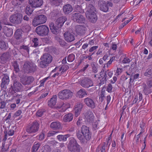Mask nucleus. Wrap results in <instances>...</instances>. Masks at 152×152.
Listing matches in <instances>:
<instances>
[{
	"mask_svg": "<svg viewBox=\"0 0 152 152\" xmlns=\"http://www.w3.org/2000/svg\"><path fill=\"white\" fill-rule=\"evenodd\" d=\"M112 86L111 83H109L107 87L106 90L108 91V92L110 93L112 92Z\"/></svg>",
	"mask_w": 152,
	"mask_h": 152,
	"instance_id": "nucleus-61",
	"label": "nucleus"
},
{
	"mask_svg": "<svg viewBox=\"0 0 152 152\" xmlns=\"http://www.w3.org/2000/svg\"><path fill=\"white\" fill-rule=\"evenodd\" d=\"M86 16L92 23L95 22L97 20V17L95 12L91 13H86Z\"/></svg>",
	"mask_w": 152,
	"mask_h": 152,
	"instance_id": "nucleus-21",
	"label": "nucleus"
},
{
	"mask_svg": "<svg viewBox=\"0 0 152 152\" xmlns=\"http://www.w3.org/2000/svg\"><path fill=\"white\" fill-rule=\"evenodd\" d=\"M83 107V105L82 103H77L74 107V111L75 116L77 117L80 113Z\"/></svg>",
	"mask_w": 152,
	"mask_h": 152,
	"instance_id": "nucleus-18",
	"label": "nucleus"
},
{
	"mask_svg": "<svg viewBox=\"0 0 152 152\" xmlns=\"http://www.w3.org/2000/svg\"><path fill=\"white\" fill-rule=\"evenodd\" d=\"M147 84L148 86L151 88L152 87V77L149 78L147 82Z\"/></svg>",
	"mask_w": 152,
	"mask_h": 152,
	"instance_id": "nucleus-59",
	"label": "nucleus"
},
{
	"mask_svg": "<svg viewBox=\"0 0 152 152\" xmlns=\"http://www.w3.org/2000/svg\"><path fill=\"white\" fill-rule=\"evenodd\" d=\"M39 125L38 122L35 121L26 127V131L30 134L36 133L39 130Z\"/></svg>",
	"mask_w": 152,
	"mask_h": 152,
	"instance_id": "nucleus-8",
	"label": "nucleus"
},
{
	"mask_svg": "<svg viewBox=\"0 0 152 152\" xmlns=\"http://www.w3.org/2000/svg\"><path fill=\"white\" fill-rule=\"evenodd\" d=\"M73 115L71 113H69L65 115L63 117V121L64 122H70L73 118Z\"/></svg>",
	"mask_w": 152,
	"mask_h": 152,
	"instance_id": "nucleus-32",
	"label": "nucleus"
},
{
	"mask_svg": "<svg viewBox=\"0 0 152 152\" xmlns=\"http://www.w3.org/2000/svg\"><path fill=\"white\" fill-rule=\"evenodd\" d=\"M111 137H109L108 140L107 141V143L106 144L105 142H104V145L101 148H97L96 152H105V145H108V144L109 143L110 141H111Z\"/></svg>",
	"mask_w": 152,
	"mask_h": 152,
	"instance_id": "nucleus-36",
	"label": "nucleus"
},
{
	"mask_svg": "<svg viewBox=\"0 0 152 152\" xmlns=\"http://www.w3.org/2000/svg\"><path fill=\"white\" fill-rule=\"evenodd\" d=\"M29 4L32 7H40L43 4L42 0H29Z\"/></svg>",
	"mask_w": 152,
	"mask_h": 152,
	"instance_id": "nucleus-16",
	"label": "nucleus"
},
{
	"mask_svg": "<svg viewBox=\"0 0 152 152\" xmlns=\"http://www.w3.org/2000/svg\"><path fill=\"white\" fill-rule=\"evenodd\" d=\"M143 92L146 95H148L149 94L151 93L152 91V90L151 89H150V88H148L145 84V86H143Z\"/></svg>",
	"mask_w": 152,
	"mask_h": 152,
	"instance_id": "nucleus-47",
	"label": "nucleus"
},
{
	"mask_svg": "<svg viewBox=\"0 0 152 152\" xmlns=\"http://www.w3.org/2000/svg\"><path fill=\"white\" fill-rule=\"evenodd\" d=\"M98 48V46H94L91 47L89 50V52L91 53L94 52L95 53V50Z\"/></svg>",
	"mask_w": 152,
	"mask_h": 152,
	"instance_id": "nucleus-60",
	"label": "nucleus"
},
{
	"mask_svg": "<svg viewBox=\"0 0 152 152\" xmlns=\"http://www.w3.org/2000/svg\"><path fill=\"white\" fill-rule=\"evenodd\" d=\"M45 133L44 132H42L39 134L36 137L37 139L39 140H43L45 137Z\"/></svg>",
	"mask_w": 152,
	"mask_h": 152,
	"instance_id": "nucleus-49",
	"label": "nucleus"
},
{
	"mask_svg": "<svg viewBox=\"0 0 152 152\" xmlns=\"http://www.w3.org/2000/svg\"><path fill=\"white\" fill-rule=\"evenodd\" d=\"M33 11L32 7L27 6L25 9V13L28 15H30Z\"/></svg>",
	"mask_w": 152,
	"mask_h": 152,
	"instance_id": "nucleus-43",
	"label": "nucleus"
},
{
	"mask_svg": "<svg viewBox=\"0 0 152 152\" xmlns=\"http://www.w3.org/2000/svg\"><path fill=\"white\" fill-rule=\"evenodd\" d=\"M50 29L53 34H57L59 33L60 31L61 28L58 27L55 24L53 23H51L49 25Z\"/></svg>",
	"mask_w": 152,
	"mask_h": 152,
	"instance_id": "nucleus-17",
	"label": "nucleus"
},
{
	"mask_svg": "<svg viewBox=\"0 0 152 152\" xmlns=\"http://www.w3.org/2000/svg\"><path fill=\"white\" fill-rule=\"evenodd\" d=\"M75 11L77 12L76 13H78V12L80 14L84 13V10L82 8L80 5H75Z\"/></svg>",
	"mask_w": 152,
	"mask_h": 152,
	"instance_id": "nucleus-38",
	"label": "nucleus"
},
{
	"mask_svg": "<svg viewBox=\"0 0 152 152\" xmlns=\"http://www.w3.org/2000/svg\"><path fill=\"white\" fill-rule=\"evenodd\" d=\"M12 66L13 68V70L15 71V73H18V76L20 77H21L22 76L20 74V69L19 68V65L18 62L16 61H13L11 62Z\"/></svg>",
	"mask_w": 152,
	"mask_h": 152,
	"instance_id": "nucleus-19",
	"label": "nucleus"
},
{
	"mask_svg": "<svg viewBox=\"0 0 152 152\" xmlns=\"http://www.w3.org/2000/svg\"><path fill=\"white\" fill-rule=\"evenodd\" d=\"M77 96L80 98H83L87 95L86 91L84 89H80L77 93Z\"/></svg>",
	"mask_w": 152,
	"mask_h": 152,
	"instance_id": "nucleus-33",
	"label": "nucleus"
},
{
	"mask_svg": "<svg viewBox=\"0 0 152 152\" xmlns=\"http://www.w3.org/2000/svg\"><path fill=\"white\" fill-rule=\"evenodd\" d=\"M69 150L71 152H80L81 147L74 138H71L67 146Z\"/></svg>",
	"mask_w": 152,
	"mask_h": 152,
	"instance_id": "nucleus-3",
	"label": "nucleus"
},
{
	"mask_svg": "<svg viewBox=\"0 0 152 152\" xmlns=\"http://www.w3.org/2000/svg\"><path fill=\"white\" fill-rule=\"evenodd\" d=\"M75 28V31L78 35H82L85 33L86 28L83 26L77 25Z\"/></svg>",
	"mask_w": 152,
	"mask_h": 152,
	"instance_id": "nucleus-25",
	"label": "nucleus"
},
{
	"mask_svg": "<svg viewBox=\"0 0 152 152\" xmlns=\"http://www.w3.org/2000/svg\"><path fill=\"white\" fill-rule=\"evenodd\" d=\"M40 60L39 66L40 67L43 68L46 67L52 62L53 57L50 54L45 53L41 56Z\"/></svg>",
	"mask_w": 152,
	"mask_h": 152,
	"instance_id": "nucleus-2",
	"label": "nucleus"
},
{
	"mask_svg": "<svg viewBox=\"0 0 152 152\" xmlns=\"http://www.w3.org/2000/svg\"><path fill=\"white\" fill-rule=\"evenodd\" d=\"M3 32L7 37H10L12 35L13 32L12 28H9L5 26L3 28Z\"/></svg>",
	"mask_w": 152,
	"mask_h": 152,
	"instance_id": "nucleus-29",
	"label": "nucleus"
},
{
	"mask_svg": "<svg viewBox=\"0 0 152 152\" xmlns=\"http://www.w3.org/2000/svg\"><path fill=\"white\" fill-rule=\"evenodd\" d=\"M144 75L147 77L152 76V67L147 69L144 74Z\"/></svg>",
	"mask_w": 152,
	"mask_h": 152,
	"instance_id": "nucleus-45",
	"label": "nucleus"
},
{
	"mask_svg": "<svg viewBox=\"0 0 152 152\" xmlns=\"http://www.w3.org/2000/svg\"><path fill=\"white\" fill-rule=\"evenodd\" d=\"M58 95L59 99L63 100H67L72 97L73 93L69 89H64L60 91Z\"/></svg>",
	"mask_w": 152,
	"mask_h": 152,
	"instance_id": "nucleus-5",
	"label": "nucleus"
},
{
	"mask_svg": "<svg viewBox=\"0 0 152 152\" xmlns=\"http://www.w3.org/2000/svg\"><path fill=\"white\" fill-rule=\"evenodd\" d=\"M10 81L9 77L6 74H4V77L2 78L1 84V87L4 88L8 84Z\"/></svg>",
	"mask_w": 152,
	"mask_h": 152,
	"instance_id": "nucleus-23",
	"label": "nucleus"
},
{
	"mask_svg": "<svg viewBox=\"0 0 152 152\" xmlns=\"http://www.w3.org/2000/svg\"><path fill=\"white\" fill-rule=\"evenodd\" d=\"M130 61V59L126 57H125L122 61V62L124 64H126L129 63Z\"/></svg>",
	"mask_w": 152,
	"mask_h": 152,
	"instance_id": "nucleus-63",
	"label": "nucleus"
},
{
	"mask_svg": "<svg viewBox=\"0 0 152 152\" xmlns=\"http://www.w3.org/2000/svg\"><path fill=\"white\" fill-rule=\"evenodd\" d=\"M16 91L14 89V88L12 86L9 88L8 94L10 95H14L16 93Z\"/></svg>",
	"mask_w": 152,
	"mask_h": 152,
	"instance_id": "nucleus-52",
	"label": "nucleus"
},
{
	"mask_svg": "<svg viewBox=\"0 0 152 152\" xmlns=\"http://www.w3.org/2000/svg\"><path fill=\"white\" fill-rule=\"evenodd\" d=\"M6 45L5 44V42L2 41L0 43V48L2 49L5 50L6 48Z\"/></svg>",
	"mask_w": 152,
	"mask_h": 152,
	"instance_id": "nucleus-58",
	"label": "nucleus"
},
{
	"mask_svg": "<svg viewBox=\"0 0 152 152\" xmlns=\"http://www.w3.org/2000/svg\"><path fill=\"white\" fill-rule=\"evenodd\" d=\"M80 85L83 88H88L93 85V81L90 79L85 77L80 82Z\"/></svg>",
	"mask_w": 152,
	"mask_h": 152,
	"instance_id": "nucleus-14",
	"label": "nucleus"
},
{
	"mask_svg": "<svg viewBox=\"0 0 152 152\" xmlns=\"http://www.w3.org/2000/svg\"><path fill=\"white\" fill-rule=\"evenodd\" d=\"M70 137L69 134L65 135L59 134L57 136V139L60 141H65L68 138Z\"/></svg>",
	"mask_w": 152,
	"mask_h": 152,
	"instance_id": "nucleus-35",
	"label": "nucleus"
},
{
	"mask_svg": "<svg viewBox=\"0 0 152 152\" xmlns=\"http://www.w3.org/2000/svg\"><path fill=\"white\" fill-rule=\"evenodd\" d=\"M50 127L53 130L58 129L61 128V124L58 121L53 122L51 124Z\"/></svg>",
	"mask_w": 152,
	"mask_h": 152,
	"instance_id": "nucleus-31",
	"label": "nucleus"
},
{
	"mask_svg": "<svg viewBox=\"0 0 152 152\" xmlns=\"http://www.w3.org/2000/svg\"><path fill=\"white\" fill-rule=\"evenodd\" d=\"M85 117L88 122H91L93 120L94 116L93 112L90 110H88L85 113Z\"/></svg>",
	"mask_w": 152,
	"mask_h": 152,
	"instance_id": "nucleus-20",
	"label": "nucleus"
},
{
	"mask_svg": "<svg viewBox=\"0 0 152 152\" xmlns=\"http://www.w3.org/2000/svg\"><path fill=\"white\" fill-rule=\"evenodd\" d=\"M34 78L32 76L28 77L21 81L24 85H28L31 84L34 80Z\"/></svg>",
	"mask_w": 152,
	"mask_h": 152,
	"instance_id": "nucleus-27",
	"label": "nucleus"
},
{
	"mask_svg": "<svg viewBox=\"0 0 152 152\" xmlns=\"http://www.w3.org/2000/svg\"><path fill=\"white\" fill-rule=\"evenodd\" d=\"M12 4L14 6H17L20 5L18 3V1L17 0H12Z\"/></svg>",
	"mask_w": 152,
	"mask_h": 152,
	"instance_id": "nucleus-64",
	"label": "nucleus"
},
{
	"mask_svg": "<svg viewBox=\"0 0 152 152\" xmlns=\"http://www.w3.org/2000/svg\"><path fill=\"white\" fill-rule=\"evenodd\" d=\"M21 30L24 32H28L30 29V27L28 24L26 23H23L21 26Z\"/></svg>",
	"mask_w": 152,
	"mask_h": 152,
	"instance_id": "nucleus-34",
	"label": "nucleus"
},
{
	"mask_svg": "<svg viewBox=\"0 0 152 152\" xmlns=\"http://www.w3.org/2000/svg\"><path fill=\"white\" fill-rule=\"evenodd\" d=\"M10 57V55L8 52H6L2 53L0 56L1 63L4 64L5 63Z\"/></svg>",
	"mask_w": 152,
	"mask_h": 152,
	"instance_id": "nucleus-24",
	"label": "nucleus"
},
{
	"mask_svg": "<svg viewBox=\"0 0 152 152\" xmlns=\"http://www.w3.org/2000/svg\"><path fill=\"white\" fill-rule=\"evenodd\" d=\"M36 66L32 62L26 61L24 63L23 66L24 72L27 73L34 72L36 70Z\"/></svg>",
	"mask_w": 152,
	"mask_h": 152,
	"instance_id": "nucleus-4",
	"label": "nucleus"
},
{
	"mask_svg": "<svg viewBox=\"0 0 152 152\" xmlns=\"http://www.w3.org/2000/svg\"><path fill=\"white\" fill-rule=\"evenodd\" d=\"M36 32L39 36L42 37L47 35L49 32V28L46 25H40L36 28Z\"/></svg>",
	"mask_w": 152,
	"mask_h": 152,
	"instance_id": "nucleus-6",
	"label": "nucleus"
},
{
	"mask_svg": "<svg viewBox=\"0 0 152 152\" xmlns=\"http://www.w3.org/2000/svg\"><path fill=\"white\" fill-rule=\"evenodd\" d=\"M87 10L86 13H91L96 11L95 8L91 4H89L87 7Z\"/></svg>",
	"mask_w": 152,
	"mask_h": 152,
	"instance_id": "nucleus-37",
	"label": "nucleus"
},
{
	"mask_svg": "<svg viewBox=\"0 0 152 152\" xmlns=\"http://www.w3.org/2000/svg\"><path fill=\"white\" fill-rule=\"evenodd\" d=\"M57 96L56 95L53 96L50 100L48 101V105L51 107H54L57 102Z\"/></svg>",
	"mask_w": 152,
	"mask_h": 152,
	"instance_id": "nucleus-26",
	"label": "nucleus"
},
{
	"mask_svg": "<svg viewBox=\"0 0 152 152\" xmlns=\"http://www.w3.org/2000/svg\"><path fill=\"white\" fill-rule=\"evenodd\" d=\"M22 31L21 29H18L15 34V38L18 39L21 38Z\"/></svg>",
	"mask_w": 152,
	"mask_h": 152,
	"instance_id": "nucleus-42",
	"label": "nucleus"
},
{
	"mask_svg": "<svg viewBox=\"0 0 152 152\" xmlns=\"http://www.w3.org/2000/svg\"><path fill=\"white\" fill-rule=\"evenodd\" d=\"M63 11L65 14H68L72 11V8L69 4L64 5L63 7Z\"/></svg>",
	"mask_w": 152,
	"mask_h": 152,
	"instance_id": "nucleus-30",
	"label": "nucleus"
},
{
	"mask_svg": "<svg viewBox=\"0 0 152 152\" xmlns=\"http://www.w3.org/2000/svg\"><path fill=\"white\" fill-rule=\"evenodd\" d=\"M47 20L46 16L43 14H41L36 16L33 19L32 22V25L36 26L45 23Z\"/></svg>",
	"mask_w": 152,
	"mask_h": 152,
	"instance_id": "nucleus-7",
	"label": "nucleus"
},
{
	"mask_svg": "<svg viewBox=\"0 0 152 152\" xmlns=\"http://www.w3.org/2000/svg\"><path fill=\"white\" fill-rule=\"evenodd\" d=\"M75 56L73 54H69L67 57V61L69 62H72L75 59Z\"/></svg>",
	"mask_w": 152,
	"mask_h": 152,
	"instance_id": "nucleus-53",
	"label": "nucleus"
},
{
	"mask_svg": "<svg viewBox=\"0 0 152 152\" xmlns=\"http://www.w3.org/2000/svg\"><path fill=\"white\" fill-rule=\"evenodd\" d=\"M23 15L21 13H17L11 15L10 17L11 22L14 24H19L21 23L23 20Z\"/></svg>",
	"mask_w": 152,
	"mask_h": 152,
	"instance_id": "nucleus-9",
	"label": "nucleus"
},
{
	"mask_svg": "<svg viewBox=\"0 0 152 152\" xmlns=\"http://www.w3.org/2000/svg\"><path fill=\"white\" fill-rule=\"evenodd\" d=\"M98 5L100 10L104 12H106L108 10L109 7L112 6L113 4L110 1H108L106 2L102 1L98 3Z\"/></svg>",
	"mask_w": 152,
	"mask_h": 152,
	"instance_id": "nucleus-10",
	"label": "nucleus"
},
{
	"mask_svg": "<svg viewBox=\"0 0 152 152\" xmlns=\"http://www.w3.org/2000/svg\"><path fill=\"white\" fill-rule=\"evenodd\" d=\"M32 45L35 47H37L41 45L39 43V39L37 38H34L32 40Z\"/></svg>",
	"mask_w": 152,
	"mask_h": 152,
	"instance_id": "nucleus-40",
	"label": "nucleus"
},
{
	"mask_svg": "<svg viewBox=\"0 0 152 152\" xmlns=\"http://www.w3.org/2000/svg\"><path fill=\"white\" fill-rule=\"evenodd\" d=\"M64 39L68 42H71L75 39V34L72 32H65L64 34Z\"/></svg>",
	"mask_w": 152,
	"mask_h": 152,
	"instance_id": "nucleus-13",
	"label": "nucleus"
},
{
	"mask_svg": "<svg viewBox=\"0 0 152 152\" xmlns=\"http://www.w3.org/2000/svg\"><path fill=\"white\" fill-rule=\"evenodd\" d=\"M70 107V104L68 103H63V105L61 109L59 110V112H63L65 111L67 109Z\"/></svg>",
	"mask_w": 152,
	"mask_h": 152,
	"instance_id": "nucleus-39",
	"label": "nucleus"
},
{
	"mask_svg": "<svg viewBox=\"0 0 152 152\" xmlns=\"http://www.w3.org/2000/svg\"><path fill=\"white\" fill-rule=\"evenodd\" d=\"M56 38L58 42L62 46H65L66 45V43L63 39L60 38L59 37H57Z\"/></svg>",
	"mask_w": 152,
	"mask_h": 152,
	"instance_id": "nucleus-50",
	"label": "nucleus"
},
{
	"mask_svg": "<svg viewBox=\"0 0 152 152\" xmlns=\"http://www.w3.org/2000/svg\"><path fill=\"white\" fill-rule=\"evenodd\" d=\"M76 135L80 142L83 143L86 142V141H89L91 137L89 128L85 125L82 126L81 131L78 130L77 132Z\"/></svg>",
	"mask_w": 152,
	"mask_h": 152,
	"instance_id": "nucleus-1",
	"label": "nucleus"
},
{
	"mask_svg": "<svg viewBox=\"0 0 152 152\" xmlns=\"http://www.w3.org/2000/svg\"><path fill=\"white\" fill-rule=\"evenodd\" d=\"M44 112V111L43 110H39L36 113V115L38 117H40L42 115Z\"/></svg>",
	"mask_w": 152,
	"mask_h": 152,
	"instance_id": "nucleus-57",
	"label": "nucleus"
},
{
	"mask_svg": "<svg viewBox=\"0 0 152 152\" xmlns=\"http://www.w3.org/2000/svg\"><path fill=\"white\" fill-rule=\"evenodd\" d=\"M84 102L88 107L94 109L96 107V103L94 99L89 97L85 98L84 99Z\"/></svg>",
	"mask_w": 152,
	"mask_h": 152,
	"instance_id": "nucleus-11",
	"label": "nucleus"
},
{
	"mask_svg": "<svg viewBox=\"0 0 152 152\" xmlns=\"http://www.w3.org/2000/svg\"><path fill=\"white\" fill-rule=\"evenodd\" d=\"M50 2L52 4L56 6H59L62 2L63 0H50Z\"/></svg>",
	"mask_w": 152,
	"mask_h": 152,
	"instance_id": "nucleus-44",
	"label": "nucleus"
},
{
	"mask_svg": "<svg viewBox=\"0 0 152 152\" xmlns=\"http://www.w3.org/2000/svg\"><path fill=\"white\" fill-rule=\"evenodd\" d=\"M13 87L16 92H20L24 90L23 86L19 82L17 78L15 77V79L13 80Z\"/></svg>",
	"mask_w": 152,
	"mask_h": 152,
	"instance_id": "nucleus-15",
	"label": "nucleus"
},
{
	"mask_svg": "<svg viewBox=\"0 0 152 152\" xmlns=\"http://www.w3.org/2000/svg\"><path fill=\"white\" fill-rule=\"evenodd\" d=\"M66 20L67 18L65 16L60 17L57 19L55 24L58 27L61 28Z\"/></svg>",
	"mask_w": 152,
	"mask_h": 152,
	"instance_id": "nucleus-22",
	"label": "nucleus"
},
{
	"mask_svg": "<svg viewBox=\"0 0 152 152\" xmlns=\"http://www.w3.org/2000/svg\"><path fill=\"white\" fill-rule=\"evenodd\" d=\"M3 141L4 142V141ZM9 145L10 144H9V145L7 147L6 146L5 147V143L4 142H3L2 144V146H1V152H6L8 150Z\"/></svg>",
	"mask_w": 152,
	"mask_h": 152,
	"instance_id": "nucleus-51",
	"label": "nucleus"
},
{
	"mask_svg": "<svg viewBox=\"0 0 152 152\" xmlns=\"http://www.w3.org/2000/svg\"><path fill=\"white\" fill-rule=\"evenodd\" d=\"M40 145L39 143H36V142H35L32 147L31 152H37Z\"/></svg>",
	"mask_w": 152,
	"mask_h": 152,
	"instance_id": "nucleus-41",
	"label": "nucleus"
},
{
	"mask_svg": "<svg viewBox=\"0 0 152 152\" xmlns=\"http://www.w3.org/2000/svg\"><path fill=\"white\" fill-rule=\"evenodd\" d=\"M63 68V72H64L69 68L68 66L66 64H64L61 66V68Z\"/></svg>",
	"mask_w": 152,
	"mask_h": 152,
	"instance_id": "nucleus-62",
	"label": "nucleus"
},
{
	"mask_svg": "<svg viewBox=\"0 0 152 152\" xmlns=\"http://www.w3.org/2000/svg\"><path fill=\"white\" fill-rule=\"evenodd\" d=\"M50 78V77H45L42 80H41L40 81V85L39 86V87H42L44 86V83L46 81L48 80L49 78Z\"/></svg>",
	"mask_w": 152,
	"mask_h": 152,
	"instance_id": "nucleus-56",
	"label": "nucleus"
},
{
	"mask_svg": "<svg viewBox=\"0 0 152 152\" xmlns=\"http://www.w3.org/2000/svg\"><path fill=\"white\" fill-rule=\"evenodd\" d=\"M20 49L21 51H24L25 53H29V49L28 46L23 45L20 46Z\"/></svg>",
	"mask_w": 152,
	"mask_h": 152,
	"instance_id": "nucleus-48",
	"label": "nucleus"
},
{
	"mask_svg": "<svg viewBox=\"0 0 152 152\" xmlns=\"http://www.w3.org/2000/svg\"><path fill=\"white\" fill-rule=\"evenodd\" d=\"M100 75L101 76V77H103L105 79H107V71L104 72V70H102L100 72Z\"/></svg>",
	"mask_w": 152,
	"mask_h": 152,
	"instance_id": "nucleus-54",
	"label": "nucleus"
},
{
	"mask_svg": "<svg viewBox=\"0 0 152 152\" xmlns=\"http://www.w3.org/2000/svg\"><path fill=\"white\" fill-rule=\"evenodd\" d=\"M72 18L75 22L79 23H84L85 20L83 16L79 13H75L72 15Z\"/></svg>",
	"mask_w": 152,
	"mask_h": 152,
	"instance_id": "nucleus-12",
	"label": "nucleus"
},
{
	"mask_svg": "<svg viewBox=\"0 0 152 152\" xmlns=\"http://www.w3.org/2000/svg\"><path fill=\"white\" fill-rule=\"evenodd\" d=\"M42 152H50L51 148L48 145H45L42 147Z\"/></svg>",
	"mask_w": 152,
	"mask_h": 152,
	"instance_id": "nucleus-46",
	"label": "nucleus"
},
{
	"mask_svg": "<svg viewBox=\"0 0 152 152\" xmlns=\"http://www.w3.org/2000/svg\"><path fill=\"white\" fill-rule=\"evenodd\" d=\"M8 131H4V137L3 138V141H5L7 140V137L8 136L13 135L14 133V131L12 128H9Z\"/></svg>",
	"mask_w": 152,
	"mask_h": 152,
	"instance_id": "nucleus-28",
	"label": "nucleus"
},
{
	"mask_svg": "<svg viewBox=\"0 0 152 152\" xmlns=\"http://www.w3.org/2000/svg\"><path fill=\"white\" fill-rule=\"evenodd\" d=\"M63 102H58L57 105L56 106L54 107L56 109L58 110V111H59V110L61 109V108H62L63 105Z\"/></svg>",
	"mask_w": 152,
	"mask_h": 152,
	"instance_id": "nucleus-55",
	"label": "nucleus"
}]
</instances>
